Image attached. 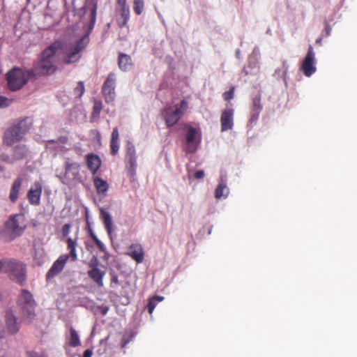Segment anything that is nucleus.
Instances as JSON below:
<instances>
[{"label":"nucleus","mask_w":357,"mask_h":357,"mask_svg":"<svg viewBox=\"0 0 357 357\" xmlns=\"http://www.w3.org/2000/svg\"><path fill=\"white\" fill-rule=\"evenodd\" d=\"M61 48V43L55 41L45 48L41 53L40 59L37 61L33 68L27 71L29 78H37L38 76L50 75L56 70V54Z\"/></svg>","instance_id":"obj_1"},{"label":"nucleus","mask_w":357,"mask_h":357,"mask_svg":"<svg viewBox=\"0 0 357 357\" xmlns=\"http://www.w3.org/2000/svg\"><path fill=\"white\" fill-rule=\"evenodd\" d=\"M26 227L25 216L23 214L11 215L5 223L1 237L5 241L10 242L22 235Z\"/></svg>","instance_id":"obj_2"},{"label":"nucleus","mask_w":357,"mask_h":357,"mask_svg":"<svg viewBox=\"0 0 357 357\" xmlns=\"http://www.w3.org/2000/svg\"><path fill=\"white\" fill-rule=\"evenodd\" d=\"M89 42L88 34L83 36L73 45L63 46L61 43V48L63 54V63L71 64L78 61L81 58V52L86 48Z\"/></svg>","instance_id":"obj_3"},{"label":"nucleus","mask_w":357,"mask_h":357,"mask_svg":"<svg viewBox=\"0 0 357 357\" xmlns=\"http://www.w3.org/2000/svg\"><path fill=\"white\" fill-rule=\"evenodd\" d=\"M3 272L8 274L10 278L22 284L26 280V265L14 259H4Z\"/></svg>","instance_id":"obj_4"},{"label":"nucleus","mask_w":357,"mask_h":357,"mask_svg":"<svg viewBox=\"0 0 357 357\" xmlns=\"http://www.w3.org/2000/svg\"><path fill=\"white\" fill-rule=\"evenodd\" d=\"M29 126L26 121L22 120L8 128L4 132L3 143L7 146H11L14 144L21 141L24 135L29 131Z\"/></svg>","instance_id":"obj_5"},{"label":"nucleus","mask_w":357,"mask_h":357,"mask_svg":"<svg viewBox=\"0 0 357 357\" xmlns=\"http://www.w3.org/2000/svg\"><path fill=\"white\" fill-rule=\"evenodd\" d=\"M188 102L182 100L180 103L176 104L173 107H169L164 109L162 112L163 117L167 128L176 125L188 109Z\"/></svg>","instance_id":"obj_6"},{"label":"nucleus","mask_w":357,"mask_h":357,"mask_svg":"<svg viewBox=\"0 0 357 357\" xmlns=\"http://www.w3.org/2000/svg\"><path fill=\"white\" fill-rule=\"evenodd\" d=\"M25 73L20 68H14L6 74L8 87L13 91L22 88L27 82Z\"/></svg>","instance_id":"obj_7"},{"label":"nucleus","mask_w":357,"mask_h":357,"mask_svg":"<svg viewBox=\"0 0 357 357\" xmlns=\"http://www.w3.org/2000/svg\"><path fill=\"white\" fill-rule=\"evenodd\" d=\"M185 131L186 145L185 150L187 153H195L201 142L202 135L199 130L192 126L185 123L183 126Z\"/></svg>","instance_id":"obj_8"},{"label":"nucleus","mask_w":357,"mask_h":357,"mask_svg":"<svg viewBox=\"0 0 357 357\" xmlns=\"http://www.w3.org/2000/svg\"><path fill=\"white\" fill-rule=\"evenodd\" d=\"M301 70L307 77L311 76L316 72L314 52L312 45L308 47L307 52L302 62Z\"/></svg>","instance_id":"obj_9"},{"label":"nucleus","mask_w":357,"mask_h":357,"mask_svg":"<svg viewBox=\"0 0 357 357\" xmlns=\"http://www.w3.org/2000/svg\"><path fill=\"white\" fill-rule=\"evenodd\" d=\"M115 83L116 76L114 73H111L109 74L102 87V93L107 102H112L115 98Z\"/></svg>","instance_id":"obj_10"},{"label":"nucleus","mask_w":357,"mask_h":357,"mask_svg":"<svg viewBox=\"0 0 357 357\" xmlns=\"http://www.w3.org/2000/svg\"><path fill=\"white\" fill-rule=\"evenodd\" d=\"M19 300L20 301L23 302L24 310H25V305L29 307V309L26 310L28 318L30 319H33L35 316L34 307L36 305V303L31 293L26 289H22Z\"/></svg>","instance_id":"obj_11"},{"label":"nucleus","mask_w":357,"mask_h":357,"mask_svg":"<svg viewBox=\"0 0 357 357\" xmlns=\"http://www.w3.org/2000/svg\"><path fill=\"white\" fill-rule=\"evenodd\" d=\"M68 256L61 255L52 264L46 275L47 280H50L58 275L64 268Z\"/></svg>","instance_id":"obj_12"},{"label":"nucleus","mask_w":357,"mask_h":357,"mask_svg":"<svg viewBox=\"0 0 357 357\" xmlns=\"http://www.w3.org/2000/svg\"><path fill=\"white\" fill-rule=\"evenodd\" d=\"M96 263H90V269L88 271L87 274L89 277L99 287H103V278L105 272L98 267L97 259Z\"/></svg>","instance_id":"obj_13"},{"label":"nucleus","mask_w":357,"mask_h":357,"mask_svg":"<svg viewBox=\"0 0 357 357\" xmlns=\"http://www.w3.org/2000/svg\"><path fill=\"white\" fill-rule=\"evenodd\" d=\"M42 192V183L39 181H36L33 186L27 192V198L31 205L38 206L40 204Z\"/></svg>","instance_id":"obj_14"},{"label":"nucleus","mask_w":357,"mask_h":357,"mask_svg":"<svg viewBox=\"0 0 357 357\" xmlns=\"http://www.w3.org/2000/svg\"><path fill=\"white\" fill-rule=\"evenodd\" d=\"M262 105L261 103V96L259 95L256 96L252 100L250 112V119L249 123L252 124L256 123L259 119V114L262 110Z\"/></svg>","instance_id":"obj_15"},{"label":"nucleus","mask_w":357,"mask_h":357,"mask_svg":"<svg viewBox=\"0 0 357 357\" xmlns=\"http://www.w3.org/2000/svg\"><path fill=\"white\" fill-rule=\"evenodd\" d=\"M126 255L137 264L142 263L144 259V251L140 243H132L128 249Z\"/></svg>","instance_id":"obj_16"},{"label":"nucleus","mask_w":357,"mask_h":357,"mask_svg":"<svg viewBox=\"0 0 357 357\" xmlns=\"http://www.w3.org/2000/svg\"><path fill=\"white\" fill-rule=\"evenodd\" d=\"M221 131H226L232 129L234 126V109H226L222 111L221 117Z\"/></svg>","instance_id":"obj_17"},{"label":"nucleus","mask_w":357,"mask_h":357,"mask_svg":"<svg viewBox=\"0 0 357 357\" xmlns=\"http://www.w3.org/2000/svg\"><path fill=\"white\" fill-rule=\"evenodd\" d=\"M87 168L93 176L96 175L101 166V160L100 157L93 153H89L85 156Z\"/></svg>","instance_id":"obj_18"},{"label":"nucleus","mask_w":357,"mask_h":357,"mask_svg":"<svg viewBox=\"0 0 357 357\" xmlns=\"http://www.w3.org/2000/svg\"><path fill=\"white\" fill-rule=\"evenodd\" d=\"M6 325L8 332L11 334L17 333L20 330V323L17 322L16 317L12 310H7L6 312Z\"/></svg>","instance_id":"obj_19"},{"label":"nucleus","mask_w":357,"mask_h":357,"mask_svg":"<svg viewBox=\"0 0 357 357\" xmlns=\"http://www.w3.org/2000/svg\"><path fill=\"white\" fill-rule=\"evenodd\" d=\"M80 165L77 162H66L65 163L64 178L66 180L76 179L79 175Z\"/></svg>","instance_id":"obj_20"},{"label":"nucleus","mask_w":357,"mask_h":357,"mask_svg":"<svg viewBox=\"0 0 357 357\" xmlns=\"http://www.w3.org/2000/svg\"><path fill=\"white\" fill-rule=\"evenodd\" d=\"M22 184V178L21 177L17 178L13 181L9 194V199L11 202L15 203L17 201Z\"/></svg>","instance_id":"obj_21"},{"label":"nucleus","mask_w":357,"mask_h":357,"mask_svg":"<svg viewBox=\"0 0 357 357\" xmlns=\"http://www.w3.org/2000/svg\"><path fill=\"white\" fill-rule=\"evenodd\" d=\"M118 65L121 70H129L132 66L131 57L128 54L120 53L118 58Z\"/></svg>","instance_id":"obj_22"},{"label":"nucleus","mask_w":357,"mask_h":357,"mask_svg":"<svg viewBox=\"0 0 357 357\" xmlns=\"http://www.w3.org/2000/svg\"><path fill=\"white\" fill-rule=\"evenodd\" d=\"M93 183L98 195H105L108 190L107 182L98 176L94 177Z\"/></svg>","instance_id":"obj_23"},{"label":"nucleus","mask_w":357,"mask_h":357,"mask_svg":"<svg viewBox=\"0 0 357 357\" xmlns=\"http://www.w3.org/2000/svg\"><path fill=\"white\" fill-rule=\"evenodd\" d=\"M228 194L229 189L222 177H221L220 181L215 190V197L216 199H220L221 197L226 198Z\"/></svg>","instance_id":"obj_24"},{"label":"nucleus","mask_w":357,"mask_h":357,"mask_svg":"<svg viewBox=\"0 0 357 357\" xmlns=\"http://www.w3.org/2000/svg\"><path fill=\"white\" fill-rule=\"evenodd\" d=\"M100 218H102L105 227L107 230V234L110 236L112 232V220L110 214L105 211L103 208H100Z\"/></svg>","instance_id":"obj_25"},{"label":"nucleus","mask_w":357,"mask_h":357,"mask_svg":"<svg viewBox=\"0 0 357 357\" xmlns=\"http://www.w3.org/2000/svg\"><path fill=\"white\" fill-rule=\"evenodd\" d=\"M67 247L70 250L69 254H66V256H68V259H70L71 261H75L77 259V254L76 251L77 247V241L75 240L72 239L71 238H68L67 239Z\"/></svg>","instance_id":"obj_26"},{"label":"nucleus","mask_w":357,"mask_h":357,"mask_svg":"<svg viewBox=\"0 0 357 357\" xmlns=\"http://www.w3.org/2000/svg\"><path fill=\"white\" fill-rule=\"evenodd\" d=\"M120 15V17L117 19V23L120 27H123L126 25L130 18L129 8L128 6L121 8Z\"/></svg>","instance_id":"obj_27"},{"label":"nucleus","mask_w":357,"mask_h":357,"mask_svg":"<svg viewBox=\"0 0 357 357\" xmlns=\"http://www.w3.org/2000/svg\"><path fill=\"white\" fill-rule=\"evenodd\" d=\"M27 149L24 145H18L14 148L13 158L15 160L24 159L26 156Z\"/></svg>","instance_id":"obj_28"},{"label":"nucleus","mask_w":357,"mask_h":357,"mask_svg":"<svg viewBox=\"0 0 357 357\" xmlns=\"http://www.w3.org/2000/svg\"><path fill=\"white\" fill-rule=\"evenodd\" d=\"M164 298L160 296H155L149 298L147 304V310L150 314H151L158 303L161 302Z\"/></svg>","instance_id":"obj_29"},{"label":"nucleus","mask_w":357,"mask_h":357,"mask_svg":"<svg viewBox=\"0 0 357 357\" xmlns=\"http://www.w3.org/2000/svg\"><path fill=\"white\" fill-rule=\"evenodd\" d=\"M84 84L82 81L77 82V86L73 89L72 97L74 98H80L84 93Z\"/></svg>","instance_id":"obj_30"},{"label":"nucleus","mask_w":357,"mask_h":357,"mask_svg":"<svg viewBox=\"0 0 357 357\" xmlns=\"http://www.w3.org/2000/svg\"><path fill=\"white\" fill-rule=\"evenodd\" d=\"M102 109V104L100 100H95L93 107V112L91 114V121H94L99 118L100 114Z\"/></svg>","instance_id":"obj_31"},{"label":"nucleus","mask_w":357,"mask_h":357,"mask_svg":"<svg viewBox=\"0 0 357 357\" xmlns=\"http://www.w3.org/2000/svg\"><path fill=\"white\" fill-rule=\"evenodd\" d=\"M69 344L70 346L73 347L80 345L79 335L73 328H70V337L69 340Z\"/></svg>","instance_id":"obj_32"},{"label":"nucleus","mask_w":357,"mask_h":357,"mask_svg":"<svg viewBox=\"0 0 357 357\" xmlns=\"http://www.w3.org/2000/svg\"><path fill=\"white\" fill-rule=\"evenodd\" d=\"M127 165H128V171L134 174L137 168V157H126Z\"/></svg>","instance_id":"obj_33"},{"label":"nucleus","mask_w":357,"mask_h":357,"mask_svg":"<svg viewBox=\"0 0 357 357\" xmlns=\"http://www.w3.org/2000/svg\"><path fill=\"white\" fill-rule=\"evenodd\" d=\"M133 9L137 15H141L144 9V0H134Z\"/></svg>","instance_id":"obj_34"},{"label":"nucleus","mask_w":357,"mask_h":357,"mask_svg":"<svg viewBox=\"0 0 357 357\" xmlns=\"http://www.w3.org/2000/svg\"><path fill=\"white\" fill-rule=\"evenodd\" d=\"M110 151L112 155H116L119 150V141H110Z\"/></svg>","instance_id":"obj_35"},{"label":"nucleus","mask_w":357,"mask_h":357,"mask_svg":"<svg viewBox=\"0 0 357 357\" xmlns=\"http://www.w3.org/2000/svg\"><path fill=\"white\" fill-rule=\"evenodd\" d=\"M126 157H137L135 147L130 142L127 144Z\"/></svg>","instance_id":"obj_36"},{"label":"nucleus","mask_w":357,"mask_h":357,"mask_svg":"<svg viewBox=\"0 0 357 357\" xmlns=\"http://www.w3.org/2000/svg\"><path fill=\"white\" fill-rule=\"evenodd\" d=\"M111 276V282L110 286L112 288L116 287L119 284V281L117 275L116 273L113 271H112L110 273Z\"/></svg>","instance_id":"obj_37"},{"label":"nucleus","mask_w":357,"mask_h":357,"mask_svg":"<svg viewBox=\"0 0 357 357\" xmlns=\"http://www.w3.org/2000/svg\"><path fill=\"white\" fill-rule=\"evenodd\" d=\"M235 87L231 86L230 89L223 93V98L225 101H229L234 98Z\"/></svg>","instance_id":"obj_38"},{"label":"nucleus","mask_w":357,"mask_h":357,"mask_svg":"<svg viewBox=\"0 0 357 357\" xmlns=\"http://www.w3.org/2000/svg\"><path fill=\"white\" fill-rule=\"evenodd\" d=\"M96 19V6H93L91 12L90 26L89 28L91 29L93 28Z\"/></svg>","instance_id":"obj_39"},{"label":"nucleus","mask_w":357,"mask_h":357,"mask_svg":"<svg viewBox=\"0 0 357 357\" xmlns=\"http://www.w3.org/2000/svg\"><path fill=\"white\" fill-rule=\"evenodd\" d=\"M12 102L11 99L0 96V108L9 106Z\"/></svg>","instance_id":"obj_40"},{"label":"nucleus","mask_w":357,"mask_h":357,"mask_svg":"<svg viewBox=\"0 0 357 357\" xmlns=\"http://www.w3.org/2000/svg\"><path fill=\"white\" fill-rule=\"evenodd\" d=\"M93 242L100 251L105 252V245L98 238H93Z\"/></svg>","instance_id":"obj_41"},{"label":"nucleus","mask_w":357,"mask_h":357,"mask_svg":"<svg viewBox=\"0 0 357 357\" xmlns=\"http://www.w3.org/2000/svg\"><path fill=\"white\" fill-rule=\"evenodd\" d=\"M110 141H119V132L118 128H114L112 132Z\"/></svg>","instance_id":"obj_42"},{"label":"nucleus","mask_w":357,"mask_h":357,"mask_svg":"<svg viewBox=\"0 0 357 357\" xmlns=\"http://www.w3.org/2000/svg\"><path fill=\"white\" fill-rule=\"evenodd\" d=\"M0 160L5 162H7V163H12L13 161L12 160L10 159V158L9 157V155L8 154H6V153H3L0 155Z\"/></svg>","instance_id":"obj_43"},{"label":"nucleus","mask_w":357,"mask_h":357,"mask_svg":"<svg viewBox=\"0 0 357 357\" xmlns=\"http://www.w3.org/2000/svg\"><path fill=\"white\" fill-rule=\"evenodd\" d=\"M205 176V174H204V172L203 170H199V171H197L195 174H194V177L196 179H201V178H203Z\"/></svg>","instance_id":"obj_44"},{"label":"nucleus","mask_w":357,"mask_h":357,"mask_svg":"<svg viewBox=\"0 0 357 357\" xmlns=\"http://www.w3.org/2000/svg\"><path fill=\"white\" fill-rule=\"evenodd\" d=\"M70 228V225L69 224H66L62 227V233L63 236H67L69 233Z\"/></svg>","instance_id":"obj_45"},{"label":"nucleus","mask_w":357,"mask_h":357,"mask_svg":"<svg viewBox=\"0 0 357 357\" xmlns=\"http://www.w3.org/2000/svg\"><path fill=\"white\" fill-rule=\"evenodd\" d=\"M325 32H326V36H329L331 32V28L327 22H326Z\"/></svg>","instance_id":"obj_46"},{"label":"nucleus","mask_w":357,"mask_h":357,"mask_svg":"<svg viewBox=\"0 0 357 357\" xmlns=\"http://www.w3.org/2000/svg\"><path fill=\"white\" fill-rule=\"evenodd\" d=\"M287 69H288V66H287V61H284L283 63H282V70H283L282 76H284V77L286 76V73H287Z\"/></svg>","instance_id":"obj_47"},{"label":"nucleus","mask_w":357,"mask_h":357,"mask_svg":"<svg viewBox=\"0 0 357 357\" xmlns=\"http://www.w3.org/2000/svg\"><path fill=\"white\" fill-rule=\"evenodd\" d=\"M93 352L91 349H86L84 351L83 357H91Z\"/></svg>","instance_id":"obj_48"},{"label":"nucleus","mask_w":357,"mask_h":357,"mask_svg":"<svg viewBox=\"0 0 357 357\" xmlns=\"http://www.w3.org/2000/svg\"><path fill=\"white\" fill-rule=\"evenodd\" d=\"M130 342L129 339H127L126 337H123L121 340V347H125L126 344Z\"/></svg>","instance_id":"obj_49"},{"label":"nucleus","mask_w":357,"mask_h":357,"mask_svg":"<svg viewBox=\"0 0 357 357\" xmlns=\"http://www.w3.org/2000/svg\"><path fill=\"white\" fill-rule=\"evenodd\" d=\"M117 3L121 8L127 7L126 0H117Z\"/></svg>","instance_id":"obj_50"},{"label":"nucleus","mask_w":357,"mask_h":357,"mask_svg":"<svg viewBox=\"0 0 357 357\" xmlns=\"http://www.w3.org/2000/svg\"><path fill=\"white\" fill-rule=\"evenodd\" d=\"M89 235L91 237V238L93 240V238H98L93 231L89 227Z\"/></svg>","instance_id":"obj_51"},{"label":"nucleus","mask_w":357,"mask_h":357,"mask_svg":"<svg viewBox=\"0 0 357 357\" xmlns=\"http://www.w3.org/2000/svg\"><path fill=\"white\" fill-rule=\"evenodd\" d=\"M30 357H44L42 355H39L35 352H33L30 354Z\"/></svg>","instance_id":"obj_52"},{"label":"nucleus","mask_w":357,"mask_h":357,"mask_svg":"<svg viewBox=\"0 0 357 357\" xmlns=\"http://www.w3.org/2000/svg\"><path fill=\"white\" fill-rule=\"evenodd\" d=\"M4 264V259L0 260V272L3 271Z\"/></svg>","instance_id":"obj_53"},{"label":"nucleus","mask_w":357,"mask_h":357,"mask_svg":"<svg viewBox=\"0 0 357 357\" xmlns=\"http://www.w3.org/2000/svg\"><path fill=\"white\" fill-rule=\"evenodd\" d=\"M321 38H317V39L316 40V43H321Z\"/></svg>","instance_id":"obj_54"},{"label":"nucleus","mask_w":357,"mask_h":357,"mask_svg":"<svg viewBox=\"0 0 357 357\" xmlns=\"http://www.w3.org/2000/svg\"><path fill=\"white\" fill-rule=\"evenodd\" d=\"M0 171L1 172H3L4 171V167L3 166H1V165H0Z\"/></svg>","instance_id":"obj_55"},{"label":"nucleus","mask_w":357,"mask_h":357,"mask_svg":"<svg viewBox=\"0 0 357 357\" xmlns=\"http://www.w3.org/2000/svg\"><path fill=\"white\" fill-rule=\"evenodd\" d=\"M280 70H275V74H276V73H280Z\"/></svg>","instance_id":"obj_56"},{"label":"nucleus","mask_w":357,"mask_h":357,"mask_svg":"<svg viewBox=\"0 0 357 357\" xmlns=\"http://www.w3.org/2000/svg\"><path fill=\"white\" fill-rule=\"evenodd\" d=\"M106 312H107V310H103V314H106Z\"/></svg>","instance_id":"obj_57"}]
</instances>
